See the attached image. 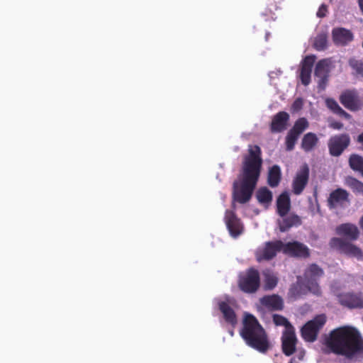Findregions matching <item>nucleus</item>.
I'll list each match as a JSON object with an SVG mask.
<instances>
[{
  "instance_id": "f257e3e1",
  "label": "nucleus",
  "mask_w": 363,
  "mask_h": 363,
  "mask_svg": "<svg viewBox=\"0 0 363 363\" xmlns=\"http://www.w3.org/2000/svg\"><path fill=\"white\" fill-rule=\"evenodd\" d=\"M263 160L262 150L257 145H250L244 156L238 179L233 184V199L239 203H247L259 181Z\"/></svg>"
},
{
  "instance_id": "f03ea898",
  "label": "nucleus",
  "mask_w": 363,
  "mask_h": 363,
  "mask_svg": "<svg viewBox=\"0 0 363 363\" xmlns=\"http://www.w3.org/2000/svg\"><path fill=\"white\" fill-rule=\"evenodd\" d=\"M326 344L333 353L350 359L363 352V339L359 331L351 326L332 330Z\"/></svg>"
},
{
  "instance_id": "7ed1b4c3",
  "label": "nucleus",
  "mask_w": 363,
  "mask_h": 363,
  "mask_svg": "<svg viewBox=\"0 0 363 363\" xmlns=\"http://www.w3.org/2000/svg\"><path fill=\"white\" fill-rule=\"evenodd\" d=\"M240 335L247 345L261 353H266L270 347L265 330L252 314L245 315Z\"/></svg>"
},
{
  "instance_id": "20e7f679",
  "label": "nucleus",
  "mask_w": 363,
  "mask_h": 363,
  "mask_svg": "<svg viewBox=\"0 0 363 363\" xmlns=\"http://www.w3.org/2000/svg\"><path fill=\"white\" fill-rule=\"evenodd\" d=\"M259 286L260 276L257 269L250 267L239 275L238 287L242 291L254 294Z\"/></svg>"
},
{
  "instance_id": "39448f33",
  "label": "nucleus",
  "mask_w": 363,
  "mask_h": 363,
  "mask_svg": "<svg viewBox=\"0 0 363 363\" xmlns=\"http://www.w3.org/2000/svg\"><path fill=\"white\" fill-rule=\"evenodd\" d=\"M325 322L326 316L324 314L316 315L313 320L307 322L301 329L303 338L308 342H314Z\"/></svg>"
},
{
  "instance_id": "423d86ee",
  "label": "nucleus",
  "mask_w": 363,
  "mask_h": 363,
  "mask_svg": "<svg viewBox=\"0 0 363 363\" xmlns=\"http://www.w3.org/2000/svg\"><path fill=\"white\" fill-rule=\"evenodd\" d=\"M283 252V242L277 240L264 242L263 247L258 248L255 252L257 262L269 261L274 259L279 252Z\"/></svg>"
},
{
  "instance_id": "0eeeda50",
  "label": "nucleus",
  "mask_w": 363,
  "mask_h": 363,
  "mask_svg": "<svg viewBox=\"0 0 363 363\" xmlns=\"http://www.w3.org/2000/svg\"><path fill=\"white\" fill-rule=\"evenodd\" d=\"M351 138L347 133H340L331 136L328 142L329 153L333 157H340L350 146Z\"/></svg>"
},
{
  "instance_id": "6e6552de",
  "label": "nucleus",
  "mask_w": 363,
  "mask_h": 363,
  "mask_svg": "<svg viewBox=\"0 0 363 363\" xmlns=\"http://www.w3.org/2000/svg\"><path fill=\"white\" fill-rule=\"evenodd\" d=\"M329 244L330 247L336 249L347 256L356 257L358 259L363 258L362 250L346 240L340 238H333L330 239Z\"/></svg>"
},
{
  "instance_id": "1a4fd4ad",
  "label": "nucleus",
  "mask_w": 363,
  "mask_h": 363,
  "mask_svg": "<svg viewBox=\"0 0 363 363\" xmlns=\"http://www.w3.org/2000/svg\"><path fill=\"white\" fill-rule=\"evenodd\" d=\"M323 270L316 264H310L304 272V279L307 291L318 294L320 293V288L317 279L323 275Z\"/></svg>"
},
{
  "instance_id": "9d476101",
  "label": "nucleus",
  "mask_w": 363,
  "mask_h": 363,
  "mask_svg": "<svg viewBox=\"0 0 363 363\" xmlns=\"http://www.w3.org/2000/svg\"><path fill=\"white\" fill-rule=\"evenodd\" d=\"M283 253L291 257L306 259L310 257V249L298 241L283 242Z\"/></svg>"
},
{
  "instance_id": "9b49d317",
  "label": "nucleus",
  "mask_w": 363,
  "mask_h": 363,
  "mask_svg": "<svg viewBox=\"0 0 363 363\" xmlns=\"http://www.w3.org/2000/svg\"><path fill=\"white\" fill-rule=\"evenodd\" d=\"M340 102L348 110L357 111L362 108V101L355 90L344 91L339 97Z\"/></svg>"
},
{
  "instance_id": "f8f14e48",
  "label": "nucleus",
  "mask_w": 363,
  "mask_h": 363,
  "mask_svg": "<svg viewBox=\"0 0 363 363\" xmlns=\"http://www.w3.org/2000/svg\"><path fill=\"white\" fill-rule=\"evenodd\" d=\"M310 169L307 164H303L296 174L292 182L293 192L296 195L301 194L306 186L309 179Z\"/></svg>"
},
{
  "instance_id": "ddd939ff",
  "label": "nucleus",
  "mask_w": 363,
  "mask_h": 363,
  "mask_svg": "<svg viewBox=\"0 0 363 363\" xmlns=\"http://www.w3.org/2000/svg\"><path fill=\"white\" fill-rule=\"evenodd\" d=\"M330 64L331 62L329 59H323L319 60L315 65L314 75L319 79L318 87L320 90H324L328 84Z\"/></svg>"
},
{
  "instance_id": "4468645a",
  "label": "nucleus",
  "mask_w": 363,
  "mask_h": 363,
  "mask_svg": "<svg viewBox=\"0 0 363 363\" xmlns=\"http://www.w3.org/2000/svg\"><path fill=\"white\" fill-rule=\"evenodd\" d=\"M340 303L348 308H363V294L361 292L343 293L338 296Z\"/></svg>"
},
{
  "instance_id": "2eb2a0df",
  "label": "nucleus",
  "mask_w": 363,
  "mask_h": 363,
  "mask_svg": "<svg viewBox=\"0 0 363 363\" xmlns=\"http://www.w3.org/2000/svg\"><path fill=\"white\" fill-rule=\"evenodd\" d=\"M225 221L231 236L237 238L242 233V226L240 220L233 211H226Z\"/></svg>"
},
{
  "instance_id": "dca6fc26",
  "label": "nucleus",
  "mask_w": 363,
  "mask_h": 363,
  "mask_svg": "<svg viewBox=\"0 0 363 363\" xmlns=\"http://www.w3.org/2000/svg\"><path fill=\"white\" fill-rule=\"evenodd\" d=\"M315 61L313 55L306 56L301 65L300 79L304 86H308L311 82L312 68Z\"/></svg>"
},
{
  "instance_id": "f3484780",
  "label": "nucleus",
  "mask_w": 363,
  "mask_h": 363,
  "mask_svg": "<svg viewBox=\"0 0 363 363\" xmlns=\"http://www.w3.org/2000/svg\"><path fill=\"white\" fill-rule=\"evenodd\" d=\"M336 233L350 241H354L359 236V230L357 226L350 223H342L336 228Z\"/></svg>"
},
{
  "instance_id": "a211bd4d",
  "label": "nucleus",
  "mask_w": 363,
  "mask_h": 363,
  "mask_svg": "<svg viewBox=\"0 0 363 363\" xmlns=\"http://www.w3.org/2000/svg\"><path fill=\"white\" fill-rule=\"evenodd\" d=\"M333 41L336 45L345 46L353 40V33L345 28H335L332 30Z\"/></svg>"
},
{
  "instance_id": "6ab92c4d",
  "label": "nucleus",
  "mask_w": 363,
  "mask_h": 363,
  "mask_svg": "<svg viewBox=\"0 0 363 363\" xmlns=\"http://www.w3.org/2000/svg\"><path fill=\"white\" fill-rule=\"evenodd\" d=\"M348 192L341 188L333 191L328 199V206L330 208L342 206L345 202L348 201Z\"/></svg>"
},
{
  "instance_id": "aec40b11",
  "label": "nucleus",
  "mask_w": 363,
  "mask_h": 363,
  "mask_svg": "<svg viewBox=\"0 0 363 363\" xmlns=\"http://www.w3.org/2000/svg\"><path fill=\"white\" fill-rule=\"evenodd\" d=\"M296 337L294 330L287 328L282 337V351L286 356L291 355L296 350Z\"/></svg>"
},
{
  "instance_id": "412c9836",
  "label": "nucleus",
  "mask_w": 363,
  "mask_h": 363,
  "mask_svg": "<svg viewBox=\"0 0 363 363\" xmlns=\"http://www.w3.org/2000/svg\"><path fill=\"white\" fill-rule=\"evenodd\" d=\"M289 121V115L285 111H280L274 116L271 124L272 133H281L286 129Z\"/></svg>"
},
{
  "instance_id": "4be33fe9",
  "label": "nucleus",
  "mask_w": 363,
  "mask_h": 363,
  "mask_svg": "<svg viewBox=\"0 0 363 363\" xmlns=\"http://www.w3.org/2000/svg\"><path fill=\"white\" fill-rule=\"evenodd\" d=\"M259 302L271 311H281L284 308L283 299L277 294L264 296L259 299Z\"/></svg>"
},
{
  "instance_id": "5701e85b",
  "label": "nucleus",
  "mask_w": 363,
  "mask_h": 363,
  "mask_svg": "<svg viewBox=\"0 0 363 363\" xmlns=\"http://www.w3.org/2000/svg\"><path fill=\"white\" fill-rule=\"evenodd\" d=\"M283 218L279 220V228L281 232H286L294 226H298L301 224L300 217L295 214H290L289 216L282 217Z\"/></svg>"
},
{
  "instance_id": "b1692460",
  "label": "nucleus",
  "mask_w": 363,
  "mask_h": 363,
  "mask_svg": "<svg viewBox=\"0 0 363 363\" xmlns=\"http://www.w3.org/2000/svg\"><path fill=\"white\" fill-rule=\"evenodd\" d=\"M291 208L289 196L286 193L281 194L277 200V211L281 217L286 216Z\"/></svg>"
},
{
  "instance_id": "393cba45",
  "label": "nucleus",
  "mask_w": 363,
  "mask_h": 363,
  "mask_svg": "<svg viewBox=\"0 0 363 363\" xmlns=\"http://www.w3.org/2000/svg\"><path fill=\"white\" fill-rule=\"evenodd\" d=\"M219 310L223 315L225 320L233 326L237 324V316L234 310L225 301L218 303Z\"/></svg>"
},
{
  "instance_id": "a878e982",
  "label": "nucleus",
  "mask_w": 363,
  "mask_h": 363,
  "mask_svg": "<svg viewBox=\"0 0 363 363\" xmlns=\"http://www.w3.org/2000/svg\"><path fill=\"white\" fill-rule=\"evenodd\" d=\"M281 179V168L277 164L272 166L267 174V184L272 188H275L279 186Z\"/></svg>"
},
{
  "instance_id": "bb28decb",
  "label": "nucleus",
  "mask_w": 363,
  "mask_h": 363,
  "mask_svg": "<svg viewBox=\"0 0 363 363\" xmlns=\"http://www.w3.org/2000/svg\"><path fill=\"white\" fill-rule=\"evenodd\" d=\"M325 105L333 113L343 117L347 120H350L352 116L344 111L337 104V102L333 98H328L325 99Z\"/></svg>"
},
{
  "instance_id": "cd10ccee",
  "label": "nucleus",
  "mask_w": 363,
  "mask_h": 363,
  "mask_svg": "<svg viewBox=\"0 0 363 363\" xmlns=\"http://www.w3.org/2000/svg\"><path fill=\"white\" fill-rule=\"evenodd\" d=\"M318 138L313 133L304 135L301 141V147L305 152L311 151L317 145Z\"/></svg>"
},
{
  "instance_id": "c85d7f7f",
  "label": "nucleus",
  "mask_w": 363,
  "mask_h": 363,
  "mask_svg": "<svg viewBox=\"0 0 363 363\" xmlns=\"http://www.w3.org/2000/svg\"><path fill=\"white\" fill-rule=\"evenodd\" d=\"M350 167L356 172H359L363 177V157L357 154H352L349 157Z\"/></svg>"
},
{
  "instance_id": "c756f323",
  "label": "nucleus",
  "mask_w": 363,
  "mask_h": 363,
  "mask_svg": "<svg viewBox=\"0 0 363 363\" xmlns=\"http://www.w3.org/2000/svg\"><path fill=\"white\" fill-rule=\"evenodd\" d=\"M257 199L262 204H268L272 201V193L267 187H261L256 194Z\"/></svg>"
},
{
  "instance_id": "7c9ffc66",
  "label": "nucleus",
  "mask_w": 363,
  "mask_h": 363,
  "mask_svg": "<svg viewBox=\"0 0 363 363\" xmlns=\"http://www.w3.org/2000/svg\"><path fill=\"white\" fill-rule=\"evenodd\" d=\"M345 184L355 194L363 195V182L354 177H348L345 179Z\"/></svg>"
},
{
  "instance_id": "2f4dec72",
  "label": "nucleus",
  "mask_w": 363,
  "mask_h": 363,
  "mask_svg": "<svg viewBox=\"0 0 363 363\" xmlns=\"http://www.w3.org/2000/svg\"><path fill=\"white\" fill-rule=\"evenodd\" d=\"M328 46V36L325 33L318 34L314 40L313 47L316 50L321 51L326 49Z\"/></svg>"
},
{
  "instance_id": "473e14b6",
  "label": "nucleus",
  "mask_w": 363,
  "mask_h": 363,
  "mask_svg": "<svg viewBox=\"0 0 363 363\" xmlns=\"http://www.w3.org/2000/svg\"><path fill=\"white\" fill-rule=\"evenodd\" d=\"M308 127V121L305 118H300L295 122L290 130L299 136Z\"/></svg>"
},
{
  "instance_id": "72a5a7b5",
  "label": "nucleus",
  "mask_w": 363,
  "mask_h": 363,
  "mask_svg": "<svg viewBox=\"0 0 363 363\" xmlns=\"http://www.w3.org/2000/svg\"><path fill=\"white\" fill-rule=\"evenodd\" d=\"M278 283V278L272 273H264V289L272 290L276 287Z\"/></svg>"
},
{
  "instance_id": "f704fd0d",
  "label": "nucleus",
  "mask_w": 363,
  "mask_h": 363,
  "mask_svg": "<svg viewBox=\"0 0 363 363\" xmlns=\"http://www.w3.org/2000/svg\"><path fill=\"white\" fill-rule=\"evenodd\" d=\"M306 290L303 289V284L297 282L296 284H293L289 289V295L291 297L294 298H298L301 295L306 293Z\"/></svg>"
},
{
  "instance_id": "c9c22d12",
  "label": "nucleus",
  "mask_w": 363,
  "mask_h": 363,
  "mask_svg": "<svg viewBox=\"0 0 363 363\" xmlns=\"http://www.w3.org/2000/svg\"><path fill=\"white\" fill-rule=\"evenodd\" d=\"M349 65L355 72L357 75L363 77V61L351 58L349 60Z\"/></svg>"
},
{
  "instance_id": "e433bc0d",
  "label": "nucleus",
  "mask_w": 363,
  "mask_h": 363,
  "mask_svg": "<svg viewBox=\"0 0 363 363\" xmlns=\"http://www.w3.org/2000/svg\"><path fill=\"white\" fill-rule=\"evenodd\" d=\"M298 135H296L294 133L289 130L286 136V149L288 151L294 150L295 144L298 138Z\"/></svg>"
},
{
  "instance_id": "4c0bfd02",
  "label": "nucleus",
  "mask_w": 363,
  "mask_h": 363,
  "mask_svg": "<svg viewBox=\"0 0 363 363\" xmlns=\"http://www.w3.org/2000/svg\"><path fill=\"white\" fill-rule=\"evenodd\" d=\"M272 318L273 322L276 325L285 326L286 330H287V328L293 330V328L289 320L283 315L274 314Z\"/></svg>"
},
{
  "instance_id": "58836bf2",
  "label": "nucleus",
  "mask_w": 363,
  "mask_h": 363,
  "mask_svg": "<svg viewBox=\"0 0 363 363\" xmlns=\"http://www.w3.org/2000/svg\"><path fill=\"white\" fill-rule=\"evenodd\" d=\"M302 106L303 100L301 98H298L294 101L292 104V109L295 111H297L301 109Z\"/></svg>"
},
{
  "instance_id": "ea45409f",
  "label": "nucleus",
  "mask_w": 363,
  "mask_h": 363,
  "mask_svg": "<svg viewBox=\"0 0 363 363\" xmlns=\"http://www.w3.org/2000/svg\"><path fill=\"white\" fill-rule=\"evenodd\" d=\"M328 12L327 6L325 4H322L317 12V16L319 18H323L326 16Z\"/></svg>"
},
{
  "instance_id": "a19ab883",
  "label": "nucleus",
  "mask_w": 363,
  "mask_h": 363,
  "mask_svg": "<svg viewBox=\"0 0 363 363\" xmlns=\"http://www.w3.org/2000/svg\"><path fill=\"white\" fill-rule=\"evenodd\" d=\"M329 126L335 130H341L343 128V123L339 121H333L330 123Z\"/></svg>"
},
{
  "instance_id": "79ce46f5",
  "label": "nucleus",
  "mask_w": 363,
  "mask_h": 363,
  "mask_svg": "<svg viewBox=\"0 0 363 363\" xmlns=\"http://www.w3.org/2000/svg\"><path fill=\"white\" fill-rule=\"evenodd\" d=\"M277 9H278V7H277V6L276 4L275 5H272V6L270 8H269V13H268L267 12H266V13H263L262 14L264 16H269L270 14L273 13L274 11L277 10Z\"/></svg>"
},
{
  "instance_id": "37998d69",
  "label": "nucleus",
  "mask_w": 363,
  "mask_h": 363,
  "mask_svg": "<svg viewBox=\"0 0 363 363\" xmlns=\"http://www.w3.org/2000/svg\"><path fill=\"white\" fill-rule=\"evenodd\" d=\"M359 8L363 13V0H358Z\"/></svg>"
},
{
  "instance_id": "c03bdc74",
  "label": "nucleus",
  "mask_w": 363,
  "mask_h": 363,
  "mask_svg": "<svg viewBox=\"0 0 363 363\" xmlns=\"http://www.w3.org/2000/svg\"><path fill=\"white\" fill-rule=\"evenodd\" d=\"M359 225L360 228L363 230V216L359 219Z\"/></svg>"
},
{
  "instance_id": "a18cd8bd",
  "label": "nucleus",
  "mask_w": 363,
  "mask_h": 363,
  "mask_svg": "<svg viewBox=\"0 0 363 363\" xmlns=\"http://www.w3.org/2000/svg\"><path fill=\"white\" fill-rule=\"evenodd\" d=\"M289 363H300L299 361L296 360L295 357L291 358Z\"/></svg>"
},
{
  "instance_id": "49530a36",
  "label": "nucleus",
  "mask_w": 363,
  "mask_h": 363,
  "mask_svg": "<svg viewBox=\"0 0 363 363\" xmlns=\"http://www.w3.org/2000/svg\"><path fill=\"white\" fill-rule=\"evenodd\" d=\"M303 354H300L298 355V361L301 360V359H303Z\"/></svg>"
}]
</instances>
